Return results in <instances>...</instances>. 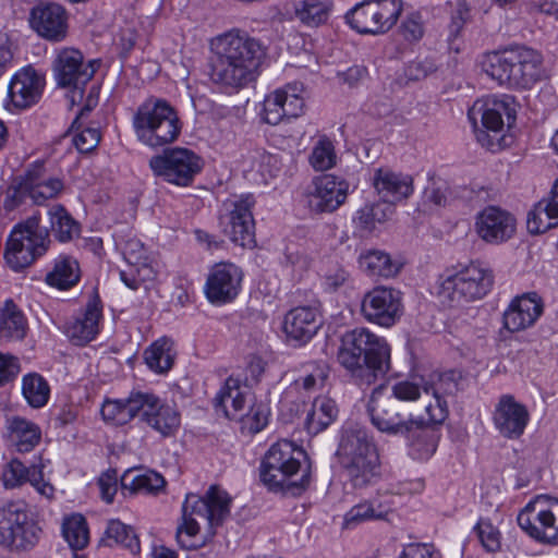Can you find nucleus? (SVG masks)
Listing matches in <instances>:
<instances>
[{"label":"nucleus","mask_w":558,"mask_h":558,"mask_svg":"<svg viewBox=\"0 0 558 558\" xmlns=\"http://www.w3.org/2000/svg\"><path fill=\"white\" fill-rule=\"evenodd\" d=\"M211 80L233 89H241L260 75L267 51L263 43L246 32L233 28L214 37L210 43Z\"/></svg>","instance_id":"nucleus-1"},{"label":"nucleus","mask_w":558,"mask_h":558,"mask_svg":"<svg viewBox=\"0 0 558 558\" xmlns=\"http://www.w3.org/2000/svg\"><path fill=\"white\" fill-rule=\"evenodd\" d=\"M390 345L366 328H355L341 338L338 362L359 386H371L390 369Z\"/></svg>","instance_id":"nucleus-2"},{"label":"nucleus","mask_w":558,"mask_h":558,"mask_svg":"<svg viewBox=\"0 0 558 558\" xmlns=\"http://www.w3.org/2000/svg\"><path fill=\"white\" fill-rule=\"evenodd\" d=\"M231 498L218 486H210L201 497L189 494L182 505V523L178 526L177 538L185 549L197 547L195 537L204 525L209 533L220 525L230 513Z\"/></svg>","instance_id":"nucleus-3"},{"label":"nucleus","mask_w":558,"mask_h":558,"mask_svg":"<svg viewBox=\"0 0 558 558\" xmlns=\"http://www.w3.org/2000/svg\"><path fill=\"white\" fill-rule=\"evenodd\" d=\"M542 63L538 51L520 46L487 53L482 66L499 85L530 88L541 77Z\"/></svg>","instance_id":"nucleus-4"},{"label":"nucleus","mask_w":558,"mask_h":558,"mask_svg":"<svg viewBox=\"0 0 558 558\" xmlns=\"http://www.w3.org/2000/svg\"><path fill=\"white\" fill-rule=\"evenodd\" d=\"M515 113L510 97H485L473 104L468 111V118L473 125L476 141L486 149L498 151L509 144L506 126L510 128L514 123Z\"/></svg>","instance_id":"nucleus-5"},{"label":"nucleus","mask_w":558,"mask_h":558,"mask_svg":"<svg viewBox=\"0 0 558 558\" xmlns=\"http://www.w3.org/2000/svg\"><path fill=\"white\" fill-rule=\"evenodd\" d=\"M295 452L298 456L304 454L287 439L277 441L266 452L260 464L259 476L270 492L299 496L310 484L308 472L302 474L300 480L293 478L301 470Z\"/></svg>","instance_id":"nucleus-6"},{"label":"nucleus","mask_w":558,"mask_h":558,"mask_svg":"<svg viewBox=\"0 0 558 558\" xmlns=\"http://www.w3.org/2000/svg\"><path fill=\"white\" fill-rule=\"evenodd\" d=\"M136 138L144 145L158 148L175 142L182 131L179 113L167 100L149 97L142 102L133 118Z\"/></svg>","instance_id":"nucleus-7"},{"label":"nucleus","mask_w":558,"mask_h":558,"mask_svg":"<svg viewBox=\"0 0 558 558\" xmlns=\"http://www.w3.org/2000/svg\"><path fill=\"white\" fill-rule=\"evenodd\" d=\"M338 453L353 487L364 488L380 477L379 454L364 428L357 426L345 428Z\"/></svg>","instance_id":"nucleus-8"},{"label":"nucleus","mask_w":558,"mask_h":558,"mask_svg":"<svg viewBox=\"0 0 558 558\" xmlns=\"http://www.w3.org/2000/svg\"><path fill=\"white\" fill-rule=\"evenodd\" d=\"M494 276L480 263L459 266L439 280V301L449 307L462 306L484 298L492 289Z\"/></svg>","instance_id":"nucleus-9"},{"label":"nucleus","mask_w":558,"mask_h":558,"mask_svg":"<svg viewBox=\"0 0 558 558\" xmlns=\"http://www.w3.org/2000/svg\"><path fill=\"white\" fill-rule=\"evenodd\" d=\"M366 411L372 425L390 436H409L414 429L427 424L426 418H414L405 405L387 395L386 385H379L372 391Z\"/></svg>","instance_id":"nucleus-10"},{"label":"nucleus","mask_w":558,"mask_h":558,"mask_svg":"<svg viewBox=\"0 0 558 558\" xmlns=\"http://www.w3.org/2000/svg\"><path fill=\"white\" fill-rule=\"evenodd\" d=\"M49 244L48 234L40 230L39 218L35 215L12 230L7 242L4 258L10 268L19 271L44 255Z\"/></svg>","instance_id":"nucleus-11"},{"label":"nucleus","mask_w":558,"mask_h":558,"mask_svg":"<svg viewBox=\"0 0 558 558\" xmlns=\"http://www.w3.org/2000/svg\"><path fill=\"white\" fill-rule=\"evenodd\" d=\"M98 68V60H85L83 53L74 48L60 49L52 63L57 85L71 89L72 102L83 99L84 88Z\"/></svg>","instance_id":"nucleus-12"},{"label":"nucleus","mask_w":558,"mask_h":558,"mask_svg":"<svg viewBox=\"0 0 558 558\" xmlns=\"http://www.w3.org/2000/svg\"><path fill=\"white\" fill-rule=\"evenodd\" d=\"M517 521L532 538L546 544L558 543V499L537 496L519 512Z\"/></svg>","instance_id":"nucleus-13"},{"label":"nucleus","mask_w":558,"mask_h":558,"mask_svg":"<svg viewBox=\"0 0 558 558\" xmlns=\"http://www.w3.org/2000/svg\"><path fill=\"white\" fill-rule=\"evenodd\" d=\"M401 11V0H364L345 19L359 33L376 35L389 31L397 23Z\"/></svg>","instance_id":"nucleus-14"},{"label":"nucleus","mask_w":558,"mask_h":558,"mask_svg":"<svg viewBox=\"0 0 558 558\" xmlns=\"http://www.w3.org/2000/svg\"><path fill=\"white\" fill-rule=\"evenodd\" d=\"M154 174L179 186L190 185L202 170L203 162L193 150L175 147L165 150L149 160Z\"/></svg>","instance_id":"nucleus-15"},{"label":"nucleus","mask_w":558,"mask_h":558,"mask_svg":"<svg viewBox=\"0 0 558 558\" xmlns=\"http://www.w3.org/2000/svg\"><path fill=\"white\" fill-rule=\"evenodd\" d=\"M254 197L251 194L229 199L223 204L220 227L231 242L242 247L255 245V222L252 214Z\"/></svg>","instance_id":"nucleus-16"},{"label":"nucleus","mask_w":558,"mask_h":558,"mask_svg":"<svg viewBox=\"0 0 558 558\" xmlns=\"http://www.w3.org/2000/svg\"><path fill=\"white\" fill-rule=\"evenodd\" d=\"M361 312L366 320L391 327L403 314L402 293L395 288L375 287L364 294Z\"/></svg>","instance_id":"nucleus-17"},{"label":"nucleus","mask_w":558,"mask_h":558,"mask_svg":"<svg viewBox=\"0 0 558 558\" xmlns=\"http://www.w3.org/2000/svg\"><path fill=\"white\" fill-rule=\"evenodd\" d=\"M45 84V76L33 66L20 69L9 82L4 107L12 112L31 108L41 98Z\"/></svg>","instance_id":"nucleus-18"},{"label":"nucleus","mask_w":558,"mask_h":558,"mask_svg":"<svg viewBox=\"0 0 558 558\" xmlns=\"http://www.w3.org/2000/svg\"><path fill=\"white\" fill-rule=\"evenodd\" d=\"M350 184L347 180L333 174L315 178L306 194V204L314 213H332L344 204Z\"/></svg>","instance_id":"nucleus-19"},{"label":"nucleus","mask_w":558,"mask_h":558,"mask_svg":"<svg viewBox=\"0 0 558 558\" xmlns=\"http://www.w3.org/2000/svg\"><path fill=\"white\" fill-rule=\"evenodd\" d=\"M301 84H288L276 89L264 99L263 119L266 123L277 125L284 119L298 118L303 113L304 99Z\"/></svg>","instance_id":"nucleus-20"},{"label":"nucleus","mask_w":558,"mask_h":558,"mask_svg":"<svg viewBox=\"0 0 558 558\" xmlns=\"http://www.w3.org/2000/svg\"><path fill=\"white\" fill-rule=\"evenodd\" d=\"M243 272L233 263H218L210 269L205 293L214 304H223L233 301L240 292Z\"/></svg>","instance_id":"nucleus-21"},{"label":"nucleus","mask_w":558,"mask_h":558,"mask_svg":"<svg viewBox=\"0 0 558 558\" xmlns=\"http://www.w3.org/2000/svg\"><path fill=\"white\" fill-rule=\"evenodd\" d=\"M517 230V220L509 211L487 206L475 218L477 235L489 244H501L510 240Z\"/></svg>","instance_id":"nucleus-22"},{"label":"nucleus","mask_w":558,"mask_h":558,"mask_svg":"<svg viewBox=\"0 0 558 558\" xmlns=\"http://www.w3.org/2000/svg\"><path fill=\"white\" fill-rule=\"evenodd\" d=\"M68 12L59 3L40 2L29 13L31 27L49 41H62L68 34Z\"/></svg>","instance_id":"nucleus-23"},{"label":"nucleus","mask_w":558,"mask_h":558,"mask_svg":"<svg viewBox=\"0 0 558 558\" xmlns=\"http://www.w3.org/2000/svg\"><path fill=\"white\" fill-rule=\"evenodd\" d=\"M529 420L526 407L517 401L512 395L499 397L493 411V422L502 437L519 438L524 433Z\"/></svg>","instance_id":"nucleus-24"},{"label":"nucleus","mask_w":558,"mask_h":558,"mask_svg":"<svg viewBox=\"0 0 558 558\" xmlns=\"http://www.w3.org/2000/svg\"><path fill=\"white\" fill-rule=\"evenodd\" d=\"M143 405L140 409V417L161 436L173 435L180 426V414L171 405L165 404L154 393L143 391Z\"/></svg>","instance_id":"nucleus-25"},{"label":"nucleus","mask_w":558,"mask_h":558,"mask_svg":"<svg viewBox=\"0 0 558 558\" xmlns=\"http://www.w3.org/2000/svg\"><path fill=\"white\" fill-rule=\"evenodd\" d=\"M372 183L379 198L393 207L397 203L408 199L414 192L413 177L390 168L375 169Z\"/></svg>","instance_id":"nucleus-26"},{"label":"nucleus","mask_w":558,"mask_h":558,"mask_svg":"<svg viewBox=\"0 0 558 558\" xmlns=\"http://www.w3.org/2000/svg\"><path fill=\"white\" fill-rule=\"evenodd\" d=\"M117 245L121 250L124 260L133 268L131 277L125 270H121V279L129 288L136 290L142 281L150 279L153 275L147 250L135 238L122 239L117 242Z\"/></svg>","instance_id":"nucleus-27"},{"label":"nucleus","mask_w":558,"mask_h":558,"mask_svg":"<svg viewBox=\"0 0 558 558\" xmlns=\"http://www.w3.org/2000/svg\"><path fill=\"white\" fill-rule=\"evenodd\" d=\"M543 313V302L535 292L515 298L504 314V325L511 331H520L535 324Z\"/></svg>","instance_id":"nucleus-28"},{"label":"nucleus","mask_w":558,"mask_h":558,"mask_svg":"<svg viewBox=\"0 0 558 558\" xmlns=\"http://www.w3.org/2000/svg\"><path fill=\"white\" fill-rule=\"evenodd\" d=\"M430 389L433 390L432 400L425 407L426 423L437 425L444 423L449 413L447 401L442 396L454 395L459 390L458 373L446 372L439 375L437 383L432 387H423L425 395H428Z\"/></svg>","instance_id":"nucleus-29"},{"label":"nucleus","mask_w":558,"mask_h":558,"mask_svg":"<svg viewBox=\"0 0 558 558\" xmlns=\"http://www.w3.org/2000/svg\"><path fill=\"white\" fill-rule=\"evenodd\" d=\"M320 327L319 314L311 306H299L289 311L283 320V331L289 341L306 343Z\"/></svg>","instance_id":"nucleus-30"},{"label":"nucleus","mask_w":558,"mask_h":558,"mask_svg":"<svg viewBox=\"0 0 558 558\" xmlns=\"http://www.w3.org/2000/svg\"><path fill=\"white\" fill-rule=\"evenodd\" d=\"M253 401V395L245 386L241 387L240 380L230 376L214 399L217 411H222L226 417H243L247 404Z\"/></svg>","instance_id":"nucleus-31"},{"label":"nucleus","mask_w":558,"mask_h":558,"mask_svg":"<svg viewBox=\"0 0 558 558\" xmlns=\"http://www.w3.org/2000/svg\"><path fill=\"white\" fill-rule=\"evenodd\" d=\"M2 481L7 488H14L28 482L47 498H50L54 492L50 484L44 482L43 470L39 465L32 464L27 468L16 459L4 466Z\"/></svg>","instance_id":"nucleus-32"},{"label":"nucleus","mask_w":558,"mask_h":558,"mask_svg":"<svg viewBox=\"0 0 558 558\" xmlns=\"http://www.w3.org/2000/svg\"><path fill=\"white\" fill-rule=\"evenodd\" d=\"M62 187V181L50 177L43 163H36L29 168L21 183V192L28 194L37 204L54 197Z\"/></svg>","instance_id":"nucleus-33"},{"label":"nucleus","mask_w":558,"mask_h":558,"mask_svg":"<svg viewBox=\"0 0 558 558\" xmlns=\"http://www.w3.org/2000/svg\"><path fill=\"white\" fill-rule=\"evenodd\" d=\"M101 307L98 300L90 301L85 312L70 322L65 332L74 344L83 345L92 341L99 332Z\"/></svg>","instance_id":"nucleus-34"},{"label":"nucleus","mask_w":558,"mask_h":558,"mask_svg":"<svg viewBox=\"0 0 558 558\" xmlns=\"http://www.w3.org/2000/svg\"><path fill=\"white\" fill-rule=\"evenodd\" d=\"M143 391H131L125 399H108L102 403V420L114 426H122L140 416Z\"/></svg>","instance_id":"nucleus-35"},{"label":"nucleus","mask_w":558,"mask_h":558,"mask_svg":"<svg viewBox=\"0 0 558 558\" xmlns=\"http://www.w3.org/2000/svg\"><path fill=\"white\" fill-rule=\"evenodd\" d=\"M122 492L156 494L165 487V478L155 471L126 470L120 478Z\"/></svg>","instance_id":"nucleus-36"},{"label":"nucleus","mask_w":558,"mask_h":558,"mask_svg":"<svg viewBox=\"0 0 558 558\" xmlns=\"http://www.w3.org/2000/svg\"><path fill=\"white\" fill-rule=\"evenodd\" d=\"M333 7V0H296L293 5L296 20L307 27L326 24Z\"/></svg>","instance_id":"nucleus-37"},{"label":"nucleus","mask_w":558,"mask_h":558,"mask_svg":"<svg viewBox=\"0 0 558 558\" xmlns=\"http://www.w3.org/2000/svg\"><path fill=\"white\" fill-rule=\"evenodd\" d=\"M359 265L369 277L391 278L400 270V265L387 252L377 248L363 251L359 256Z\"/></svg>","instance_id":"nucleus-38"},{"label":"nucleus","mask_w":558,"mask_h":558,"mask_svg":"<svg viewBox=\"0 0 558 558\" xmlns=\"http://www.w3.org/2000/svg\"><path fill=\"white\" fill-rule=\"evenodd\" d=\"M8 429L20 452L32 451L41 439V430L38 425L20 416H14L8 421Z\"/></svg>","instance_id":"nucleus-39"},{"label":"nucleus","mask_w":558,"mask_h":558,"mask_svg":"<svg viewBox=\"0 0 558 558\" xmlns=\"http://www.w3.org/2000/svg\"><path fill=\"white\" fill-rule=\"evenodd\" d=\"M338 409L333 400L327 397L316 398L305 418V426L310 434H318L327 428L337 417Z\"/></svg>","instance_id":"nucleus-40"},{"label":"nucleus","mask_w":558,"mask_h":558,"mask_svg":"<svg viewBox=\"0 0 558 558\" xmlns=\"http://www.w3.org/2000/svg\"><path fill=\"white\" fill-rule=\"evenodd\" d=\"M174 357L173 342L168 338L156 340L144 352L146 365L159 374L167 373L172 367Z\"/></svg>","instance_id":"nucleus-41"},{"label":"nucleus","mask_w":558,"mask_h":558,"mask_svg":"<svg viewBox=\"0 0 558 558\" xmlns=\"http://www.w3.org/2000/svg\"><path fill=\"white\" fill-rule=\"evenodd\" d=\"M29 513L26 505L22 501H3L0 502V545L9 539L11 535L22 523H25V518Z\"/></svg>","instance_id":"nucleus-42"},{"label":"nucleus","mask_w":558,"mask_h":558,"mask_svg":"<svg viewBox=\"0 0 558 558\" xmlns=\"http://www.w3.org/2000/svg\"><path fill=\"white\" fill-rule=\"evenodd\" d=\"M80 279V267L75 258L60 255L53 269L47 274L46 281L52 287L65 290L76 284Z\"/></svg>","instance_id":"nucleus-43"},{"label":"nucleus","mask_w":558,"mask_h":558,"mask_svg":"<svg viewBox=\"0 0 558 558\" xmlns=\"http://www.w3.org/2000/svg\"><path fill=\"white\" fill-rule=\"evenodd\" d=\"M393 214L395 207L390 203H369L356 211L354 222L361 230L372 232L377 225L386 222Z\"/></svg>","instance_id":"nucleus-44"},{"label":"nucleus","mask_w":558,"mask_h":558,"mask_svg":"<svg viewBox=\"0 0 558 558\" xmlns=\"http://www.w3.org/2000/svg\"><path fill=\"white\" fill-rule=\"evenodd\" d=\"M50 230L60 242H69L80 235V225L61 205H53L48 209Z\"/></svg>","instance_id":"nucleus-45"},{"label":"nucleus","mask_w":558,"mask_h":558,"mask_svg":"<svg viewBox=\"0 0 558 558\" xmlns=\"http://www.w3.org/2000/svg\"><path fill=\"white\" fill-rule=\"evenodd\" d=\"M26 332V319L12 300H7L0 313V335L20 340Z\"/></svg>","instance_id":"nucleus-46"},{"label":"nucleus","mask_w":558,"mask_h":558,"mask_svg":"<svg viewBox=\"0 0 558 558\" xmlns=\"http://www.w3.org/2000/svg\"><path fill=\"white\" fill-rule=\"evenodd\" d=\"M101 543L110 547L121 545L128 548L132 554H137L141 549L140 541L134 530L119 520L109 521Z\"/></svg>","instance_id":"nucleus-47"},{"label":"nucleus","mask_w":558,"mask_h":558,"mask_svg":"<svg viewBox=\"0 0 558 558\" xmlns=\"http://www.w3.org/2000/svg\"><path fill=\"white\" fill-rule=\"evenodd\" d=\"M300 376L294 380L295 390L313 392L322 388L328 377V366L324 362L313 361L301 365Z\"/></svg>","instance_id":"nucleus-48"},{"label":"nucleus","mask_w":558,"mask_h":558,"mask_svg":"<svg viewBox=\"0 0 558 558\" xmlns=\"http://www.w3.org/2000/svg\"><path fill=\"white\" fill-rule=\"evenodd\" d=\"M20 526L14 532V536L11 535L2 547L11 550H27L39 542L41 529L31 513L26 515L25 523Z\"/></svg>","instance_id":"nucleus-49"},{"label":"nucleus","mask_w":558,"mask_h":558,"mask_svg":"<svg viewBox=\"0 0 558 558\" xmlns=\"http://www.w3.org/2000/svg\"><path fill=\"white\" fill-rule=\"evenodd\" d=\"M22 393L28 405L39 409L47 404L50 387L41 375L29 373L22 379Z\"/></svg>","instance_id":"nucleus-50"},{"label":"nucleus","mask_w":558,"mask_h":558,"mask_svg":"<svg viewBox=\"0 0 558 558\" xmlns=\"http://www.w3.org/2000/svg\"><path fill=\"white\" fill-rule=\"evenodd\" d=\"M351 282V272L337 260H329L322 268V284L328 292H336L341 288L350 286Z\"/></svg>","instance_id":"nucleus-51"},{"label":"nucleus","mask_w":558,"mask_h":558,"mask_svg":"<svg viewBox=\"0 0 558 558\" xmlns=\"http://www.w3.org/2000/svg\"><path fill=\"white\" fill-rule=\"evenodd\" d=\"M62 533L73 549H83L88 544V529L82 514H72L65 518L62 524Z\"/></svg>","instance_id":"nucleus-52"},{"label":"nucleus","mask_w":558,"mask_h":558,"mask_svg":"<svg viewBox=\"0 0 558 558\" xmlns=\"http://www.w3.org/2000/svg\"><path fill=\"white\" fill-rule=\"evenodd\" d=\"M388 509L374 502H361L353 506L344 515V525L352 527L359 523L369 520H380L386 517Z\"/></svg>","instance_id":"nucleus-53"},{"label":"nucleus","mask_w":558,"mask_h":558,"mask_svg":"<svg viewBox=\"0 0 558 558\" xmlns=\"http://www.w3.org/2000/svg\"><path fill=\"white\" fill-rule=\"evenodd\" d=\"M556 226L558 219L553 216L544 201H539L527 214L526 228L532 234L543 233Z\"/></svg>","instance_id":"nucleus-54"},{"label":"nucleus","mask_w":558,"mask_h":558,"mask_svg":"<svg viewBox=\"0 0 558 558\" xmlns=\"http://www.w3.org/2000/svg\"><path fill=\"white\" fill-rule=\"evenodd\" d=\"M336 158L331 141L323 137L313 147L308 161L316 171H326L336 165Z\"/></svg>","instance_id":"nucleus-55"},{"label":"nucleus","mask_w":558,"mask_h":558,"mask_svg":"<svg viewBox=\"0 0 558 558\" xmlns=\"http://www.w3.org/2000/svg\"><path fill=\"white\" fill-rule=\"evenodd\" d=\"M422 387L410 380H400L387 386V395H390L398 403L413 402L421 398Z\"/></svg>","instance_id":"nucleus-56"},{"label":"nucleus","mask_w":558,"mask_h":558,"mask_svg":"<svg viewBox=\"0 0 558 558\" xmlns=\"http://www.w3.org/2000/svg\"><path fill=\"white\" fill-rule=\"evenodd\" d=\"M477 537L487 551H497L500 548L499 531L486 520H480L475 526Z\"/></svg>","instance_id":"nucleus-57"},{"label":"nucleus","mask_w":558,"mask_h":558,"mask_svg":"<svg viewBox=\"0 0 558 558\" xmlns=\"http://www.w3.org/2000/svg\"><path fill=\"white\" fill-rule=\"evenodd\" d=\"M403 37L409 41H417L424 35V23L422 14L417 11L407 15L401 25Z\"/></svg>","instance_id":"nucleus-58"},{"label":"nucleus","mask_w":558,"mask_h":558,"mask_svg":"<svg viewBox=\"0 0 558 558\" xmlns=\"http://www.w3.org/2000/svg\"><path fill=\"white\" fill-rule=\"evenodd\" d=\"M72 141L78 151L89 153L98 146L100 133L97 128H85L75 134Z\"/></svg>","instance_id":"nucleus-59"},{"label":"nucleus","mask_w":558,"mask_h":558,"mask_svg":"<svg viewBox=\"0 0 558 558\" xmlns=\"http://www.w3.org/2000/svg\"><path fill=\"white\" fill-rule=\"evenodd\" d=\"M118 473L116 470H108L104 472L98 478V486L100 489L101 498L111 504L118 492Z\"/></svg>","instance_id":"nucleus-60"},{"label":"nucleus","mask_w":558,"mask_h":558,"mask_svg":"<svg viewBox=\"0 0 558 558\" xmlns=\"http://www.w3.org/2000/svg\"><path fill=\"white\" fill-rule=\"evenodd\" d=\"M245 420L250 424V430L258 433L267 425L268 410L263 404L252 405L245 414Z\"/></svg>","instance_id":"nucleus-61"},{"label":"nucleus","mask_w":558,"mask_h":558,"mask_svg":"<svg viewBox=\"0 0 558 558\" xmlns=\"http://www.w3.org/2000/svg\"><path fill=\"white\" fill-rule=\"evenodd\" d=\"M19 373V360L13 355L0 353V386L13 380Z\"/></svg>","instance_id":"nucleus-62"},{"label":"nucleus","mask_w":558,"mask_h":558,"mask_svg":"<svg viewBox=\"0 0 558 558\" xmlns=\"http://www.w3.org/2000/svg\"><path fill=\"white\" fill-rule=\"evenodd\" d=\"M437 70L436 63L430 59L411 62L407 68V75L410 80L418 81Z\"/></svg>","instance_id":"nucleus-63"},{"label":"nucleus","mask_w":558,"mask_h":558,"mask_svg":"<svg viewBox=\"0 0 558 558\" xmlns=\"http://www.w3.org/2000/svg\"><path fill=\"white\" fill-rule=\"evenodd\" d=\"M400 558H440V555L432 545L409 544L403 548Z\"/></svg>","instance_id":"nucleus-64"}]
</instances>
